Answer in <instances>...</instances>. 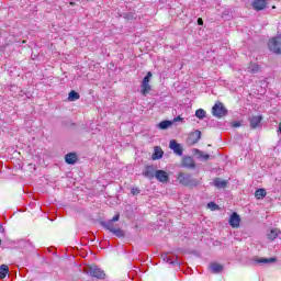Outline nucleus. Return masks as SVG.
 <instances>
[{
	"mask_svg": "<svg viewBox=\"0 0 281 281\" xmlns=\"http://www.w3.org/2000/svg\"><path fill=\"white\" fill-rule=\"evenodd\" d=\"M123 19H125V21H133L135 20V13H125Z\"/></svg>",
	"mask_w": 281,
	"mask_h": 281,
	"instance_id": "obj_29",
	"label": "nucleus"
},
{
	"mask_svg": "<svg viewBox=\"0 0 281 281\" xmlns=\"http://www.w3.org/2000/svg\"><path fill=\"white\" fill-rule=\"evenodd\" d=\"M180 120H182L181 116H178L173 120V122H179Z\"/></svg>",
	"mask_w": 281,
	"mask_h": 281,
	"instance_id": "obj_35",
	"label": "nucleus"
},
{
	"mask_svg": "<svg viewBox=\"0 0 281 281\" xmlns=\"http://www.w3.org/2000/svg\"><path fill=\"white\" fill-rule=\"evenodd\" d=\"M261 69H260V65L257 64H252L249 67V74H260Z\"/></svg>",
	"mask_w": 281,
	"mask_h": 281,
	"instance_id": "obj_25",
	"label": "nucleus"
},
{
	"mask_svg": "<svg viewBox=\"0 0 281 281\" xmlns=\"http://www.w3.org/2000/svg\"><path fill=\"white\" fill-rule=\"evenodd\" d=\"M3 232H5V229L3 228V225H1L0 223V234H3Z\"/></svg>",
	"mask_w": 281,
	"mask_h": 281,
	"instance_id": "obj_34",
	"label": "nucleus"
},
{
	"mask_svg": "<svg viewBox=\"0 0 281 281\" xmlns=\"http://www.w3.org/2000/svg\"><path fill=\"white\" fill-rule=\"evenodd\" d=\"M262 122V115H255L250 117V127L254 130L258 128Z\"/></svg>",
	"mask_w": 281,
	"mask_h": 281,
	"instance_id": "obj_13",
	"label": "nucleus"
},
{
	"mask_svg": "<svg viewBox=\"0 0 281 281\" xmlns=\"http://www.w3.org/2000/svg\"><path fill=\"white\" fill-rule=\"evenodd\" d=\"M277 258L276 257H271V258H260L257 260V262L259 265H269L270 262H277Z\"/></svg>",
	"mask_w": 281,
	"mask_h": 281,
	"instance_id": "obj_22",
	"label": "nucleus"
},
{
	"mask_svg": "<svg viewBox=\"0 0 281 281\" xmlns=\"http://www.w3.org/2000/svg\"><path fill=\"white\" fill-rule=\"evenodd\" d=\"M70 5H76V2H70Z\"/></svg>",
	"mask_w": 281,
	"mask_h": 281,
	"instance_id": "obj_39",
	"label": "nucleus"
},
{
	"mask_svg": "<svg viewBox=\"0 0 281 281\" xmlns=\"http://www.w3.org/2000/svg\"><path fill=\"white\" fill-rule=\"evenodd\" d=\"M22 43L25 44V41H23Z\"/></svg>",
	"mask_w": 281,
	"mask_h": 281,
	"instance_id": "obj_42",
	"label": "nucleus"
},
{
	"mask_svg": "<svg viewBox=\"0 0 281 281\" xmlns=\"http://www.w3.org/2000/svg\"><path fill=\"white\" fill-rule=\"evenodd\" d=\"M162 157H164V149H161L160 146H156L151 155L153 161H157V159H161Z\"/></svg>",
	"mask_w": 281,
	"mask_h": 281,
	"instance_id": "obj_14",
	"label": "nucleus"
},
{
	"mask_svg": "<svg viewBox=\"0 0 281 281\" xmlns=\"http://www.w3.org/2000/svg\"><path fill=\"white\" fill-rule=\"evenodd\" d=\"M198 25H203V19H198Z\"/></svg>",
	"mask_w": 281,
	"mask_h": 281,
	"instance_id": "obj_33",
	"label": "nucleus"
},
{
	"mask_svg": "<svg viewBox=\"0 0 281 281\" xmlns=\"http://www.w3.org/2000/svg\"><path fill=\"white\" fill-rule=\"evenodd\" d=\"M272 10H276V5H272Z\"/></svg>",
	"mask_w": 281,
	"mask_h": 281,
	"instance_id": "obj_40",
	"label": "nucleus"
},
{
	"mask_svg": "<svg viewBox=\"0 0 281 281\" xmlns=\"http://www.w3.org/2000/svg\"><path fill=\"white\" fill-rule=\"evenodd\" d=\"M139 188H132L131 189V194H133V196H137V194H139Z\"/></svg>",
	"mask_w": 281,
	"mask_h": 281,
	"instance_id": "obj_31",
	"label": "nucleus"
},
{
	"mask_svg": "<svg viewBox=\"0 0 281 281\" xmlns=\"http://www.w3.org/2000/svg\"><path fill=\"white\" fill-rule=\"evenodd\" d=\"M205 115L206 112L203 109H199L195 111V117H198L199 120H204Z\"/></svg>",
	"mask_w": 281,
	"mask_h": 281,
	"instance_id": "obj_26",
	"label": "nucleus"
},
{
	"mask_svg": "<svg viewBox=\"0 0 281 281\" xmlns=\"http://www.w3.org/2000/svg\"><path fill=\"white\" fill-rule=\"evenodd\" d=\"M86 273L91 276L92 278H97L98 280H104L106 278V273L104 270L100 269L97 265H90L86 268Z\"/></svg>",
	"mask_w": 281,
	"mask_h": 281,
	"instance_id": "obj_3",
	"label": "nucleus"
},
{
	"mask_svg": "<svg viewBox=\"0 0 281 281\" xmlns=\"http://www.w3.org/2000/svg\"><path fill=\"white\" fill-rule=\"evenodd\" d=\"M199 155H200L201 159H204L205 161H207V159H210V155H207V154H205L203 151H200Z\"/></svg>",
	"mask_w": 281,
	"mask_h": 281,
	"instance_id": "obj_32",
	"label": "nucleus"
},
{
	"mask_svg": "<svg viewBox=\"0 0 281 281\" xmlns=\"http://www.w3.org/2000/svg\"><path fill=\"white\" fill-rule=\"evenodd\" d=\"M268 5L267 0H254L251 2L252 10H256V12H260L265 10Z\"/></svg>",
	"mask_w": 281,
	"mask_h": 281,
	"instance_id": "obj_11",
	"label": "nucleus"
},
{
	"mask_svg": "<svg viewBox=\"0 0 281 281\" xmlns=\"http://www.w3.org/2000/svg\"><path fill=\"white\" fill-rule=\"evenodd\" d=\"M265 196H267V190H265V189H257L255 191V199H257L258 201L265 199Z\"/></svg>",
	"mask_w": 281,
	"mask_h": 281,
	"instance_id": "obj_18",
	"label": "nucleus"
},
{
	"mask_svg": "<svg viewBox=\"0 0 281 281\" xmlns=\"http://www.w3.org/2000/svg\"><path fill=\"white\" fill-rule=\"evenodd\" d=\"M213 184L217 190H225L227 188V180H222L221 178H215Z\"/></svg>",
	"mask_w": 281,
	"mask_h": 281,
	"instance_id": "obj_16",
	"label": "nucleus"
},
{
	"mask_svg": "<svg viewBox=\"0 0 281 281\" xmlns=\"http://www.w3.org/2000/svg\"><path fill=\"white\" fill-rule=\"evenodd\" d=\"M166 261H167V262H170V259H167Z\"/></svg>",
	"mask_w": 281,
	"mask_h": 281,
	"instance_id": "obj_41",
	"label": "nucleus"
},
{
	"mask_svg": "<svg viewBox=\"0 0 281 281\" xmlns=\"http://www.w3.org/2000/svg\"><path fill=\"white\" fill-rule=\"evenodd\" d=\"M180 167L187 168L188 170H194V168H196V162L194 161V158H192L191 156H184L181 159Z\"/></svg>",
	"mask_w": 281,
	"mask_h": 281,
	"instance_id": "obj_6",
	"label": "nucleus"
},
{
	"mask_svg": "<svg viewBox=\"0 0 281 281\" xmlns=\"http://www.w3.org/2000/svg\"><path fill=\"white\" fill-rule=\"evenodd\" d=\"M169 148L173 150L175 155L178 157H181L183 155V147H181V144L177 143V140L171 139L169 143Z\"/></svg>",
	"mask_w": 281,
	"mask_h": 281,
	"instance_id": "obj_8",
	"label": "nucleus"
},
{
	"mask_svg": "<svg viewBox=\"0 0 281 281\" xmlns=\"http://www.w3.org/2000/svg\"><path fill=\"white\" fill-rule=\"evenodd\" d=\"M278 236H280V229L278 228H272L268 234L269 240H276Z\"/></svg>",
	"mask_w": 281,
	"mask_h": 281,
	"instance_id": "obj_21",
	"label": "nucleus"
},
{
	"mask_svg": "<svg viewBox=\"0 0 281 281\" xmlns=\"http://www.w3.org/2000/svg\"><path fill=\"white\" fill-rule=\"evenodd\" d=\"M65 161L66 164H68V166H74V164L78 161V156L76 155V153H69L65 156Z\"/></svg>",
	"mask_w": 281,
	"mask_h": 281,
	"instance_id": "obj_15",
	"label": "nucleus"
},
{
	"mask_svg": "<svg viewBox=\"0 0 281 281\" xmlns=\"http://www.w3.org/2000/svg\"><path fill=\"white\" fill-rule=\"evenodd\" d=\"M8 273H10V268L7 265H1L0 266V278L3 280V278H5V276H8Z\"/></svg>",
	"mask_w": 281,
	"mask_h": 281,
	"instance_id": "obj_23",
	"label": "nucleus"
},
{
	"mask_svg": "<svg viewBox=\"0 0 281 281\" xmlns=\"http://www.w3.org/2000/svg\"><path fill=\"white\" fill-rule=\"evenodd\" d=\"M228 224L231 225V227H233V229H238V227H240V215H238V213L236 212L231 214L228 218Z\"/></svg>",
	"mask_w": 281,
	"mask_h": 281,
	"instance_id": "obj_7",
	"label": "nucleus"
},
{
	"mask_svg": "<svg viewBox=\"0 0 281 281\" xmlns=\"http://www.w3.org/2000/svg\"><path fill=\"white\" fill-rule=\"evenodd\" d=\"M211 273H221L224 269L223 265L218 262H212L209 267Z\"/></svg>",
	"mask_w": 281,
	"mask_h": 281,
	"instance_id": "obj_17",
	"label": "nucleus"
},
{
	"mask_svg": "<svg viewBox=\"0 0 281 281\" xmlns=\"http://www.w3.org/2000/svg\"><path fill=\"white\" fill-rule=\"evenodd\" d=\"M212 115L218 119L225 117V115H227V109H225V105H223V103L217 101L212 108Z\"/></svg>",
	"mask_w": 281,
	"mask_h": 281,
	"instance_id": "obj_4",
	"label": "nucleus"
},
{
	"mask_svg": "<svg viewBox=\"0 0 281 281\" xmlns=\"http://www.w3.org/2000/svg\"><path fill=\"white\" fill-rule=\"evenodd\" d=\"M155 178L160 183H168V181H170V176H168V172H166L165 170H156Z\"/></svg>",
	"mask_w": 281,
	"mask_h": 281,
	"instance_id": "obj_9",
	"label": "nucleus"
},
{
	"mask_svg": "<svg viewBox=\"0 0 281 281\" xmlns=\"http://www.w3.org/2000/svg\"><path fill=\"white\" fill-rule=\"evenodd\" d=\"M117 221H120V213H116L112 220L108 221V223L112 222V225H113V223H117Z\"/></svg>",
	"mask_w": 281,
	"mask_h": 281,
	"instance_id": "obj_30",
	"label": "nucleus"
},
{
	"mask_svg": "<svg viewBox=\"0 0 281 281\" xmlns=\"http://www.w3.org/2000/svg\"><path fill=\"white\" fill-rule=\"evenodd\" d=\"M2 240L0 239V245H1Z\"/></svg>",
	"mask_w": 281,
	"mask_h": 281,
	"instance_id": "obj_43",
	"label": "nucleus"
},
{
	"mask_svg": "<svg viewBox=\"0 0 281 281\" xmlns=\"http://www.w3.org/2000/svg\"><path fill=\"white\" fill-rule=\"evenodd\" d=\"M177 181L181 186L190 187V186H199V181L192 178V175L186 173V172H178L177 175Z\"/></svg>",
	"mask_w": 281,
	"mask_h": 281,
	"instance_id": "obj_1",
	"label": "nucleus"
},
{
	"mask_svg": "<svg viewBox=\"0 0 281 281\" xmlns=\"http://www.w3.org/2000/svg\"><path fill=\"white\" fill-rule=\"evenodd\" d=\"M68 100L69 102H76V100H80V93L76 92L75 90H71L68 93Z\"/></svg>",
	"mask_w": 281,
	"mask_h": 281,
	"instance_id": "obj_20",
	"label": "nucleus"
},
{
	"mask_svg": "<svg viewBox=\"0 0 281 281\" xmlns=\"http://www.w3.org/2000/svg\"><path fill=\"white\" fill-rule=\"evenodd\" d=\"M207 207L212 212H216V210H221V206H218V204H216L215 202H209Z\"/></svg>",
	"mask_w": 281,
	"mask_h": 281,
	"instance_id": "obj_27",
	"label": "nucleus"
},
{
	"mask_svg": "<svg viewBox=\"0 0 281 281\" xmlns=\"http://www.w3.org/2000/svg\"><path fill=\"white\" fill-rule=\"evenodd\" d=\"M151 87H150V83H142L140 85V92L143 95H148V93H150L151 91Z\"/></svg>",
	"mask_w": 281,
	"mask_h": 281,
	"instance_id": "obj_19",
	"label": "nucleus"
},
{
	"mask_svg": "<svg viewBox=\"0 0 281 281\" xmlns=\"http://www.w3.org/2000/svg\"><path fill=\"white\" fill-rule=\"evenodd\" d=\"M234 126H240V123H234Z\"/></svg>",
	"mask_w": 281,
	"mask_h": 281,
	"instance_id": "obj_36",
	"label": "nucleus"
},
{
	"mask_svg": "<svg viewBox=\"0 0 281 281\" xmlns=\"http://www.w3.org/2000/svg\"><path fill=\"white\" fill-rule=\"evenodd\" d=\"M200 139H201V131L199 130L191 132L188 136V142L191 146H194V144H199Z\"/></svg>",
	"mask_w": 281,
	"mask_h": 281,
	"instance_id": "obj_10",
	"label": "nucleus"
},
{
	"mask_svg": "<svg viewBox=\"0 0 281 281\" xmlns=\"http://www.w3.org/2000/svg\"><path fill=\"white\" fill-rule=\"evenodd\" d=\"M161 258H162V260H166V255H162Z\"/></svg>",
	"mask_w": 281,
	"mask_h": 281,
	"instance_id": "obj_38",
	"label": "nucleus"
},
{
	"mask_svg": "<svg viewBox=\"0 0 281 281\" xmlns=\"http://www.w3.org/2000/svg\"><path fill=\"white\" fill-rule=\"evenodd\" d=\"M153 78V72H147V75L143 79V85H150V79Z\"/></svg>",
	"mask_w": 281,
	"mask_h": 281,
	"instance_id": "obj_28",
	"label": "nucleus"
},
{
	"mask_svg": "<svg viewBox=\"0 0 281 281\" xmlns=\"http://www.w3.org/2000/svg\"><path fill=\"white\" fill-rule=\"evenodd\" d=\"M155 167L153 165L145 166V169L143 170V177L146 179H155Z\"/></svg>",
	"mask_w": 281,
	"mask_h": 281,
	"instance_id": "obj_12",
	"label": "nucleus"
},
{
	"mask_svg": "<svg viewBox=\"0 0 281 281\" xmlns=\"http://www.w3.org/2000/svg\"><path fill=\"white\" fill-rule=\"evenodd\" d=\"M279 133H281V123H279Z\"/></svg>",
	"mask_w": 281,
	"mask_h": 281,
	"instance_id": "obj_37",
	"label": "nucleus"
},
{
	"mask_svg": "<svg viewBox=\"0 0 281 281\" xmlns=\"http://www.w3.org/2000/svg\"><path fill=\"white\" fill-rule=\"evenodd\" d=\"M268 49L277 56L281 55V35L274 36L268 41Z\"/></svg>",
	"mask_w": 281,
	"mask_h": 281,
	"instance_id": "obj_2",
	"label": "nucleus"
},
{
	"mask_svg": "<svg viewBox=\"0 0 281 281\" xmlns=\"http://www.w3.org/2000/svg\"><path fill=\"white\" fill-rule=\"evenodd\" d=\"M158 126L161 131H166V128H170V126H172V122L171 121H161Z\"/></svg>",
	"mask_w": 281,
	"mask_h": 281,
	"instance_id": "obj_24",
	"label": "nucleus"
},
{
	"mask_svg": "<svg viewBox=\"0 0 281 281\" xmlns=\"http://www.w3.org/2000/svg\"><path fill=\"white\" fill-rule=\"evenodd\" d=\"M102 225L105 227V229L114 234V236H117V238H124V231H122V228H115L113 226V222H103Z\"/></svg>",
	"mask_w": 281,
	"mask_h": 281,
	"instance_id": "obj_5",
	"label": "nucleus"
}]
</instances>
